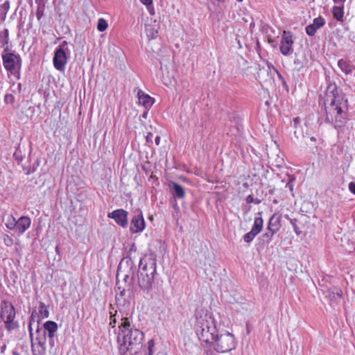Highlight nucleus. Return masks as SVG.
<instances>
[{"label": "nucleus", "instance_id": "1", "mask_svg": "<svg viewBox=\"0 0 355 355\" xmlns=\"http://www.w3.org/2000/svg\"><path fill=\"white\" fill-rule=\"evenodd\" d=\"M119 329L117 340L120 345V351L123 353L131 349L134 345H139L144 338L143 332L137 329H132L128 318H122Z\"/></svg>", "mask_w": 355, "mask_h": 355}, {"label": "nucleus", "instance_id": "2", "mask_svg": "<svg viewBox=\"0 0 355 355\" xmlns=\"http://www.w3.org/2000/svg\"><path fill=\"white\" fill-rule=\"evenodd\" d=\"M194 329L199 340L206 343H210L218 331L214 319L202 310L196 313Z\"/></svg>", "mask_w": 355, "mask_h": 355}, {"label": "nucleus", "instance_id": "3", "mask_svg": "<svg viewBox=\"0 0 355 355\" xmlns=\"http://www.w3.org/2000/svg\"><path fill=\"white\" fill-rule=\"evenodd\" d=\"M326 120L333 123L336 128H342L346 123V113L341 107V101L334 98L330 105L325 107Z\"/></svg>", "mask_w": 355, "mask_h": 355}, {"label": "nucleus", "instance_id": "4", "mask_svg": "<svg viewBox=\"0 0 355 355\" xmlns=\"http://www.w3.org/2000/svg\"><path fill=\"white\" fill-rule=\"evenodd\" d=\"M215 351L218 353H227L236 347V340L234 336L227 331H218L214 339L210 342Z\"/></svg>", "mask_w": 355, "mask_h": 355}, {"label": "nucleus", "instance_id": "5", "mask_svg": "<svg viewBox=\"0 0 355 355\" xmlns=\"http://www.w3.org/2000/svg\"><path fill=\"white\" fill-rule=\"evenodd\" d=\"M3 65L8 71V76H13L16 79L20 78L21 59L19 55L5 51L2 53Z\"/></svg>", "mask_w": 355, "mask_h": 355}, {"label": "nucleus", "instance_id": "6", "mask_svg": "<svg viewBox=\"0 0 355 355\" xmlns=\"http://www.w3.org/2000/svg\"><path fill=\"white\" fill-rule=\"evenodd\" d=\"M67 41H63L55 49L53 59L54 67L60 71H64L67 63L68 54L70 51L67 47Z\"/></svg>", "mask_w": 355, "mask_h": 355}, {"label": "nucleus", "instance_id": "7", "mask_svg": "<svg viewBox=\"0 0 355 355\" xmlns=\"http://www.w3.org/2000/svg\"><path fill=\"white\" fill-rule=\"evenodd\" d=\"M0 317L5 322L8 330H13L18 327L17 323L14 322L15 309L12 304L6 302L3 303Z\"/></svg>", "mask_w": 355, "mask_h": 355}, {"label": "nucleus", "instance_id": "8", "mask_svg": "<svg viewBox=\"0 0 355 355\" xmlns=\"http://www.w3.org/2000/svg\"><path fill=\"white\" fill-rule=\"evenodd\" d=\"M157 270V260L153 254L146 255L140 259L137 272L155 276Z\"/></svg>", "mask_w": 355, "mask_h": 355}, {"label": "nucleus", "instance_id": "9", "mask_svg": "<svg viewBox=\"0 0 355 355\" xmlns=\"http://www.w3.org/2000/svg\"><path fill=\"white\" fill-rule=\"evenodd\" d=\"M145 221L141 210L135 211L134 216L131 220L130 230L132 233L142 232L145 228Z\"/></svg>", "mask_w": 355, "mask_h": 355}, {"label": "nucleus", "instance_id": "10", "mask_svg": "<svg viewBox=\"0 0 355 355\" xmlns=\"http://www.w3.org/2000/svg\"><path fill=\"white\" fill-rule=\"evenodd\" d=\"M293 37L290 32L284 31L280 44V51L284 55H288L293 51Z\"/></svg>", "mask_w": 355, "mask_h": 355}, {"label": "nucleus", "instance_id": "11", "mask_svg": "<svg viewBox=\"0 0 355 355\" xmlns=\"http://www.w3.org/2000/svg\"><path fill=\"white\" fill-rule=\"evenodd\" d=\"M155 276L142 272H137V284L141 289L148 291L152 288Z\"/></svg>", "mask_w": 355, "mask_h": 355}, {"label": "nucleus", "instance_id": "12", "mask_svg": "<svg viewBox=\"0 0 355 355\" xmlns=\"http://www.w3.org/2000/svg\"><path fill=\"white\" fill-rule=\"evenodd\" d=\"M108 217L112 218L115 222L125 227L128 225V212L124 209H116L108 214Z\"/></svg>", "mask_w": 355, "mask_h": 355}, {"label": "nucleus", "instance_id": "13", "mask_svg": "<svg viewBox=\"0 0 355 355\" xmlns=\"http://www.w3.org/2000/svg\"><path fill=\"white\" fill-rule=\"evenodd\" d=\"M275 72L279 74L277 70L270 63L267 64V68L259 69L257 73V77L260 82H267L272 79V73Z\"/></svg>", "mask_w": 355, "mask_h": 355}, {"label": "nucleus", "instance_id": "14", "mask_svg": "<svg viewBox=\"0 0 355 355\" xmlns=\"http://www.w3.org/2000/svg\"><path fill=\"white\" fill-rule=\"evenodd\" d=\"M325 24V20L322 17H318L313 19V24H309L306 27V33L309 36H313L316 31L323 26Z\"/></svg>", "mask_w": 355, "mask_h": 355}, {"label": "nucleus", "instance_id": "15", "mask_svg": "<svg viewBox=\"0 0 355 355\" xmlns=\"http://www.w3.org/2000/svg\"><path fill=\"white\" fill-rule=\"evenodd\" d=\"M31 224V220L28 216H21L17 220L15 230L22 234L30 227Z\"/></svg>", "mask_w": 355, "mask_h": 355}, {"label": "nucleus", "instance_id": "16", "mask_svg": "<svg viewBox=\"0 0 355 355\" xmlns=\"http://www.w3.org/2000/svg\"><path fill=\"white\" fill-rule=\"evenodd\" d=\"M282 216L275 214L269 220L268 224V230H272L273 232H277L282 227Z\"/></svg>", "mask_w": 355, "mask_h": 355}, {"label": "nucleus", "instance_id": "17", "mask_svg": "<svg viewBox=\"0 0 355 355\" xmlns=\"http://www.w3.org/2000/svg\"><path fill=\"white\" fill-rule=\"evenodd\" d=\"M29 334L31 341V350L33 355H44L46 353V346H35V345L33 343V329H32V322L31 320L29 322Z\"/></svg>", "mask_w": 355, "mask_h": 355}, {"label": "nucleus", "instance_id": "18", "mask_svg": "<svg viewBox=\"0 0 355 355\" xmlns=\"http://www.w3.org/2000/svg\"><path fill=\"white\" fill-rule=\"evenodd\" d=\"M137 95L139 104L146 108L150 107L154 103L153 98L149 95L144 94L142 91L139 90Z\"/></svg>", "mask_w": 355, "mask_h": 355}, {"label": "nucleus", "instance_id": "19", "mask_svg": "<svg viewBox=\"0 0 355 355\" xmlns=\"http://www.w3.org/2000/svg\"><path fill=\"white\" fill-rule=\"evenodd\" d=\"M173 191V195L178 198H183L185 196L184 188L176 182H172L169 184Z\"/></svg>", "mask_w": 355, "mask_h": 355}, {"label": "nucleus", "instance_id": "20", "mask_svg": "<svg viewBox=\"0 0 355 355\" xmlns=\"http://www.w3.org/2000/svg\"><path fill=\"white\" fill-rule=\"evenodd\" d=\"M44 329H42L45 332L47 331L49 334V337L52 338L55 336V333L58 330L57 323L53 321H47L44 324Z\"/></svg>", "mask_w": 355, "mask_h": 355}, {"label": "nucleus", "instance_id": "21", "mask_svg": "<svg viewBox=\"0 0 355 355\" xmlns=\"http://www.w3.org/2000/svg\"><path fill=\"white\" fill-rule=\"evenodd\" d=\"M338 67L344 72L346 75L351 74L352 73L354 67L351 65L345 60L341 59L338 62Z\"/></svg>", "mask_w": 355, "mask_h": 355}, {"label": "nucleus", "instance_id": "22", "mask_svg": "<svg viewBox=\"0 0 355 355\" xmlns=\"http://www.w3.org/2000/svg\"><path fill=\"white\" fill-rule=\"evenodd\" d=\"M263 220L261 217H256L254 218L253 226L251 229L257 235L259 234L263 229Z\"/></svg>", "mask_w": 355, "mask_h": 355}, {"label": "nucleus", "instance_id": "23", "mask_svg": "<svg viewBox=\"0 0 355 355\" xmlns=\"http://www.w3.org/2000/svg\"><path fill=\"white\" fill-rule=\"evenodd\" d=\"M126 289L118 286L116 290V302L117 304H122L125 302L124 296L125 295Z\"/></svg>", "mask_w": 355, "mask_h": 355}, {"label": "nucleus", "instance_id": "24", "mask_svg": "<svg viewBox=\"0 0 355 355\" xmlns=\"http://www.w3.org/2000/svg\"><path fill=\"white\" fill-rule=\"evenodd\" d=\"M36 340L37 342V345L39 346H46V338L45 331L37 328L36 330Z\"/></svg>", "mask_w": 355, "mask_h": 355}, {"label": "nucleus", "instance_id": "25", "mask_svg": "<svg viewBox=\"0 0 355 355\" xmlns=\"http://www.w3.org/2000/svg\"><path fill=\"white\" fill-rule=\"evenodd\" d=\"M5 225L6 227L10 230H15L16 227L17 220L16 218L10 214H8L5 218Z\"/></svg>", "mask_w": 355, "mask_h": 355}, {"label": "nucleus", "instance_id": "26", "mask_svg": "<svg viewBox=\"0 0 355 355\" xmlns=\"http://www.w3.org/2000/svg\"><path fill=\"white\" fill-rule=\"evenodd\" d=\"M332 13L334 15V17L338 21H343V15H344V11L343 8L340 6H334L332 8Z\"/></svg>", "mask_w": 355, "mask_h": 355}, {"label": "nucleus", "instance_id": "27", "mask_svg": "<svg viewBox=\"0 0 355 355\" xmlns=\"http://www.w3.org/2000/svg\"><path fill=\"white\" fill-rule=\"evenodd\" d=\"M10 9V1H6L2 5L0 6V17L2 21L6 19V15Z\"/></svg>", "mask_w": 355, "mask_h": 355}, {"label": "nucleus", "instance_id": "28", "mask_svg": "<svg viewBox=\"0 0 355 355\" xmlns=\"http://www.w3.org/2000/svg\"><path fill=\"white\" fill-rule=\"evenodd\" d=\"M146 33L150 39H153L157 37L158 31L156 27L150 24L146 25Z\"/></svg>", "mask_w": 355, "mask_h": 355}, {"label": "nucleus", "instance_id": "29", "mask_svg": "<svg viewBox=\"0 0 355 355\" xmlns=\"http://www.w3.org/2000/svg\"><path fill=\"white\" fill-rule=\"evenodd\" d=\"M126 264L128 265V266H130V271H129V273L128 274H125L124 275V277H123V281L125 282H127L128 280L130 279V273H131L132 275H133V272L131 271V269H132V267L133 266V262L131 259H129V260H127L125 261ZM132 280H133V275H132L131 278H130V282L128 284V286L130 287L132 286Z\"/></svg>", "mask_w": 355, "mask_h": 355}, {"label": "nucleus", "instance_id": "30", "mask_svg": "<svg viewBox=\"0 0 355 355\" xmlns=\"http://www.w3.org/2000/svg\"><path fill=\"white\" fill-rule=\"evenodd\" d=\"M108 27V24L105 19L103 18H100L98 20L97 23V29L100 32H103L105 31Z\"/></svg>", "mask_w": 355, "mask_h": 355}, {"label": "nucleus", "instance_id": "31", "mask_svg": "<svg viewBox=\"0 0 355 355\" xmlns=\"http://www.w3.org/2000/svg\"><path fill=\"white\" fill-rule=\"evenodd\" d=\"M40 315L42 318H46L49 317V310L44 302L40 303V309H39Z\"/></svg>", "mask_w": 355, "mask_h": 355}, {"label": "nucleus", "instance_id": "32", "mask_svg": "<svg viewBox=\"0 0 355 355\" xmlns=\"http://www.w3.org/2000/svg\"><path fill=\"white\" fill-rule=\"evenodd\" d=\"M275 234H276V232H273L272 230H267L266 232L262 235L263 241L269 243Z\"/></svg>", "mask_w": 355, "mask_h": 355}, {"label": "nucleus", "instance_id": "33", "mask_svg": "<svg viewBox=\"0 0 355 355\" xmlns=\"http://www.w3.org/2000/svg\"><path fill=\"white\" fill-rule=\"evenodd\" d=\"M256 236L257 234L250 230L249 232L244 235L243 240L246 243H250L254 239Z\"/></svg>", "mask_w": 355, "mask_h": 355}, {"label": "nucleus", "instance_id": "34", "mask_svg": "<svg viewBox=\"0 0 355 355\" xmlns=\"http://www.w3.org/2000/svg\"><path fill=\"white\" fill-rule=\"evenodd\" d=\"M8 30L4 29V31L0 34V38L3 37L2 40H1V42H2L3 44H7L8 43Z\"/></svg>", "mask_w": 355, "mask_h": 355}, {"label": "nucleus", "instance_id": "35", "mask_svg": "<svg viewBox=\"0 0 355 355\" xmlns=\"http://www.w3.org/2000/svg\"><path fill=\"white\" fill-rule=\"evenodd\" d=\"M3 242L4 244L8 247L12 246L14 243L13 239L7 234L4 235L3 236Z\"/></svg>", "mask_w": 355, "mask_h": 355}, {"label": "nucleus", "instance_id": "36", "mask_svg": "<svg viewBox=\"0 0 355 355\" xmlns=\"http://www.w3.org/2000/svg\"><path fill=\"white\" fill-rule=\"evenodd\" d=\"M44 7L43 6H38L37 9L36 10V17L37 20H40L41 18L44 16Z\"/></svg>", "mask_w": 355, "mask_h": 355}, {"label": "nucleus", "instance_id": "37", "mask_svg": "<svg viewBox=\"0 0 355 355\" xmlns=\"http://www.w3.org/2000/svg\"><path fill=\"white\" fill-rule=\"evenodd\" d=\"M246 202L247 203H252L254 202L255 204H259L261 202V200L258 198H254L252 196L249 195L246 197Z\"/></svg>", "mask_w": 355, "mask_h": 355}, {"label": "nucleus", "instance_id": "38", "mask_svg": "<svg viewBox=\"0 0 355 355\" xmlns=\"http://www.w3.org/2000/svg\"><path fill=\"white\" fill-rule=\"evenodd\" d=\"M155 347V342L153 340H150L148 342V355H153V348Z\"/></svg>", "mask_w": 355, "mask_h": 355}, {"label": "nucleus", "instance_id": "39", "mask_svg": "<svg viewBox=\"0 0 355 355\" xmlns=\"http://www.w3.org/2000/svg\"><path fill=\"white\" fill-rule=\"evenodd\" d=\"M291 223L292 224L294 231L296 233V234L299 235L300 233V231L299 230V228H298L297 225H296L295 222L294 221V220H291Z\"/></svg>", "mask_w": 355, "mask_h": 355}, {"label": "nucleus", "instance_id": "40", "mask_svg": "<svg viewBox=\"0 0 355 355\" xmlns=\"http://www.w3.org/2000/svg\"><path fill=\"white\" fill-rule=\"evenodd\" d=\"M153 135L152 133L149 132L146 137V142L153 143Z\"/></svg>", "mask_w": 355, "mask_h": 355}, {"label": "nucleus", "instance_id": "41", "mask_svg": "<svg viewBox=\"0 0 355 355\" xmlns=\"http://www.w3.org/2000/svg\"><path fill=\"white\" fill-rule=\"evenodd\" d=\"M349 191L355 194V183L354 182H350L349 184Z\"/></svg>", "mask_w": 355, "mask_h": 355}, {"label": "nucleus", "instance_id": "42", "mask_svg": "<svg viewBox=\"0 0 355 355\" xmlns=\"http://www.w3.org/2000/svg\"><path fill=\"white\" fill-rule=\"evenodd\" d=\"M123 260L121 261V263L119 265L118 270H117V277L120 275V274L122 272V267H123Z\"/></svg>", "mask_w": 355, "mask_h": 355}, {"label": "nucleus", "instance_id": "43", "mask_svg": "<svg viewBox=\"0 0 355 355\" xmlns=\"http://www.w3.org/2000/svg\"><path fill=\"white\" fill-rule=\"evenodd\" d=\"M140 1L146 6H149L153 4V0H140Z\"/></svg>", "mask_w": 355, "mask_h": 355}, {"label": "nucleus", "instance_id": "44", "mask_svg": "<svg viewBox=\"0 0 355 355\" xmlns=\"http://www.w3.org/2000/svg\"><path fill=\"white\" fill-rule=\"evenodd\" d=\"M293 180H294L293 178V179H291V180H289V182H288L287 183V184H286V187H288L289 188V190H290L291 191H293V184H292V182L293 181Z\"/></svg>", "mask_w": 355, "mask_h": 355}, {"label": "nucleus", "instance_id": "45", "mask_svg": "<svg viewBox=\"0 0 355 355\" xmlns=\"http://www.w3.org/2000/svg\"><path fill=\"white\" fill-rule=\"evenodd\" d=\"M116 323V318H110V325L112 326V327H114Z\"/></svg>", "mask_w": 355, "mask_h": 355}, {"label": "nucleus", "instance_id": "46", "mask_svg": "<svg viewBox=\"0 0 355 355\" xmlns=\"http://www.w3.org/2000/svg\"><path fill=\"white\" fill-rule=\"evenodd\" d=\"M147 8L148 10L149 13L151 15H155V10H154L153 7L152 6V5L149 6H147Z\"/></svg>", "mask_w": 355, "mask_h": 355}, {"label": "nucleus", "instance_id": "47", "mask_svg": "<svg viewBox=\"0 0 355 355\" xmlns=\"http://www.w3.org/2000/svg\"><path fill=\"white\" fill-rule=\"evenodd\" d=\"M116 312L117 311L116 310L114 312L110 311V318H115Z\"/></svg>", "mask_w": 355, "mask_h": 355}, {"label": "nucleus", "instance_id": "48", "mask_svg": "<svg viewBox=\"0 0 355 355\" xmlns=\"http://www.w3.org/2000/svg\"><path fill=\"white\" fill-rule=\"evenodd\" d=\"M160 139H160V137H159V136H157V137H155V143H156V144H157V146H158V145L159 144V143H160Z\"/></svg>", "mask_w": 355, "mask_h": 355}, {"label": "nucleus", "instance_id": "49", "mask_svg": "<svg viewBox=\"0 0 355 355\" xmlns=\"http://www.w3.org/2000/svg\"><path fill=\"white\" fill-rule=\"evenodd\" d=\"M336 294L338 295V296L339 297H342V295H343V292H342V291H341V290H338V291H337V292H336Z\"/></svg>", "mask_w": 355, "mask_h": 355}, {"label": "nucleus", "instance_id": "50", "mask_svg": "<svg viewBox=\"0 0 355 355\" xmlns=\"http://www.w3.org/2000/svg\"><path fill=\"white\" fill-rule=\"evenodd\" d=\"M12 355H20L18 352H13Z\"/></svg>", "mask_w": 355, "mask_h": 355}, {"label": "nucleus", "instance_id": "51", "mask_svg": "<svg viewBox=\"0 0 355 355\" xmlns=\"http://www.w3.org/2000/svg\"><path fill=\"white\" fill-rule=\"evenodd\" d=\"M110 309H114L112 304H110Z\"/></svg>", "mask_w": 355, "mask_h": 355}, {"label": "nucleus", "instance_id": "52", "mask_svg": "<svg viewBox=\"0 0 355 355\" xmlns=\"http://www.w3.org/2000/svg\"><path fill=\"white\" fill-rule=\"evenodd\" d=\"M311 140H314V141H315V138H313V137H312V138H311Z\"/></svg>", "mask_w": 355, "mask_h": 355}, {"label": "nucleus", "instance_id": "53", "mask_svg": "<svg viewBox=\"0 0 355 355\" xmlns=\"http://www.w3.org/2000/svg\"><path fill=\"white\" fill-rule=\"evenodd\" d=\"M237 1H239V2H241L243 0H237Z\"/></svg>", "mask_w": 355, "mask_h": 355}, {"label": "nucleus", "instance_id": "54", "mask_svg": "<svg viewBox=\"0 0 355 355\" xmlns=\"http://www.w3.org/2000/svg\"><path fill=\"white\" fill-rule=\"evenodd\" d=\"M334 1H336V0H334Z\"/></svg>", "mask_w": 355, "mask_h": 355}]
</instances>
